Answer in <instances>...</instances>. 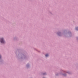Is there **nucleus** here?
I'll return each mask as SVG.
<instances>
[{"instance_id":"f257e3e1","label":"nucleus","mask_w":78,"mask_h":78,"mask_svg":"<svg viewBox=\"0 0 78 78\" xmlns=\"http://www.w3.org/2000/svg\"><path fill=\"white\" fill-rule=\"evenodd\" d=\"M0 41L1 42L2 44H4V43H5V41H4V39H3V38H1Z\"/></svg>"},{"instance_id":"f03ea898","label":"nucleus","mask_w":78,"mask_h":78,"mask_svg":"<svg viewBox=\"0 0 78 78\" xmlns=\"http://www.w3.org/2000/svg\"><path fill=\"white\" fill-rule=\"evenodd\" d=\"M47 56H48V54H46L45 55V57H47Z\"/></svg>"},{"instance_id":"7ed1b4c3","label":"nucleus","mask_w":78,"mask_h":78,"mask_svg":"<svg viewBox=\"0 0 78 78\" xmlns=\"http://www.w3.org/2000/svg\"><path fill=\"white\" fill-rule=\"evenodd\" d=\"M76 30H78V27H76Z\"/></svg>"},{"instance_id":"20e7f679","label":"nucleus","mask_w":78,"mask_h":78,"mask_svg":"<svg viewBox=\"0 0 78 78\" xmlns=\"http://www.w3.org/2000/svg\"><path fill=\"white\" fill-rule=\"evenodd\" d=\"M1 58V55H0V58Z\"/></svg>"}]
</instances>
